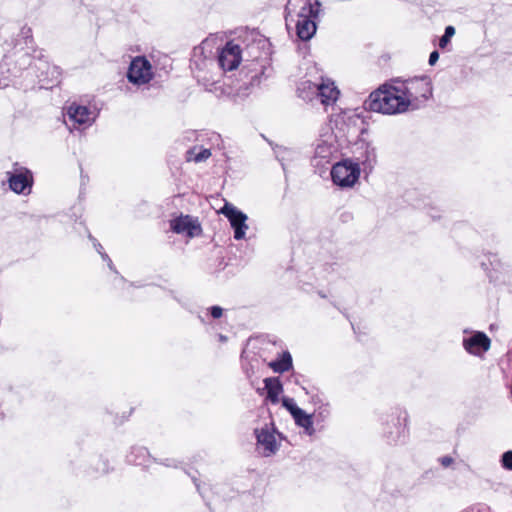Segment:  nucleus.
<instances>
[{"label":"nucleus","instance_id":"20e7f679","mask_svg":"<svg viewBox=\"0 0 512 512\" xmlns=\"http://www.w3.org/2000/svg\"><path fill=\"white\" fill-rule=\"evenodd\" d=\"M320 3L315 0H289L286 5V22L318 17Z\"/></svg>","mask_w":512,"mask_h":512},{"label":"nucleus","instance_id":"4468645a","mask_svg":"<svg viewBox=\"0 0 512 512\" xmlns=\"http://www.w3.org/2000/svg\"><path fill=\"white\" fill-rule=\"evenodd\" d=\"M265 389L267 390V398L274 404L278 403L279 395L283 391V387L278 378H265Z\"/></svg>","mask_w":512,"mask_h":512},{"label":"nucleus","instance_id":"39448f33","mask_svg":"<svg viewBox=\"0 0 512 512\" xmlns=\"http://www.w3.org/2000/svg\"><path fill=\"white\" fill-rule=\"evenodd\" d=\"M128 80L134 84H145L152 78L151 65L143 57L135 58L129 67L127 73Z\"/></svg>","mask_w":512,"mask_h":512},{"label":"nucleus","instance_id":"f8f14e48","mask_svg":"<svg viewBox=\"0 0 512 512\" xmlns=\"http://www.w3.org/2000/svg\"><path fill=\"white\" fill-rule=\"evenodd\" d=\"M316 18L317 17H309L293 21L296 25L297 36L301 40L307 41L313 37L316 32V23L314 21Z\"/></svg>","mask_w":512,"mask_h":512},{"label":"nucleus","instance_id":"423d86ee","mask_svg":"<svg viewBox=\"0 0 512 512\" xmlns=\"http://www.w3.org/2000/svg\"><path fill=\"white\" fill-rule=\"evenodd\" d=\"M221 213L229 219L231 226L234 228V238L236 240L243 239L248 229L245 223L247 216L229 203L223 206Z\"/></svg>","mask_w":512,"mask_h":512},{"label":"nucleus","instance_id":"6e6552de","mask_svg":"<svg viewBox=\"0 0 512 512\" xmlns=\"http://www.w3.org/2000/svg\"><path fill=\"white\" fill-rule=\"evenodd\" d=\"M9 186L16 193H24L32 185L31 172L26 168L15 169L13 173L8 172Z\"/></svg>","mask_w":512,"mask_h":512},{"label":"nucleus","instance_id":"0eeeda50","mask_svg":"<svg viewBox=\"0 0 512 512\" xmlns=\"http://www.w3.org/2000/svg\"><path fill=\"white\" fill-rule=\"evenodd\" d=\"M241 61L239 45L228 42L218 56V62L223 70L231 71L238 67Z\"/></svg>","mask_w":512,"mask_h":512},{"label":"nucleus","instance_id":"a211bd4d","mask_svg":"<svg viewBox=\"0 0 512 512\" xmlns=\"http://www.w3.org/2000/svg\"><path fill=\"white\" fill-rule=\"evenodd\" d=\"M376 150L373 147H367L365 151V160L363 161V164L368 166L369 168H373L374 164L376 163Z\"/></svg>","mask_w":512,"mask_h":512},{"label":"nucleus","instance_id":"dca6fc26","mask_svg":"<svg viewBox=\"0 0 512 512\" xmlns=\"http://www.w3.org/2000/svg\"><path fill=\"white\" fill-rule=\"evenodd\" d=\"M270 367L279 373L288 371L292 367L291 355L288 352L283 353L280 360L270 363Z\"/></svg>","mask_w":512,"mask_h":512},{"label":"nucleus","instance_id":"412c9836","mask_svg":"<svg viewBox=\"0 0 512 512\" xmlns=\"http://www.w3.org/2000/svg\"><path fill=\"white\" fill-rule=\"evenodd\" d=\"M94 246L97 248V251L101 254V256H102L103 260H107V261H108V266H109V268H110V269H113V267H112V261L110 260V258L108 257V255H107V254H105V253H102V252L100 251V249H102L101 244H99V243H94Z\"/></svg>","mask_w":512,"mask_h":512},{"label":"nucleus","instance_id":"9b49d317","mask_svg":"<svg viewBox=\"0 0 512 512\" xmlns=\"http://www.w3.org/2000/svg\"><path fill=\"white\" fill-rule=\"evenodd\" d=\"M255 433L258 445L262 446L264 449V456H270L277 451L278 446L276 443L275 435L272 432H270L267 427L262 428L260 430L256 429Z\"/></svg>","mask_w":512,"mask_h":512},{"label":"nucleus","instance_id":"f03ea898","mask_svg":"<svg viewBox=\"0 0 512 512\" xmlns=\"http://www.w3.org/2000/svg\"><path fill=\"white\" fill-rule=\"evenodd\" d=\"M298 95L304 100H311L312 96L320 98L321 103L329 105L334 103L339 96V90L330 80H322L320 84L304 81L297 89Z\"/></svg>","mask_w":512,"mask_h":512},{"label":"nucleus","instance_id":"ddd939ff","mask_svg":"<svg viewBox=\"0 0 512 512\" xmlns=\"http://www.w3.org/2000/svg\"><path fill=\"white\" fill-rule=\"evenodd\" d=\"M171 229L175 233H187L189 236H194V231L200 229V226L195 224L190 216H181L171 221Z\"/></svg>","mask_w":512,"mask_h":512},{"label":"nucleus","instance_id":"4be33fe9","mask_svg":"<svg viewBox=\"0 0 512 512\" xmlns=\"http://www.w3.org/2000/svg\"><path fill=\"white\" fill-rule=\"evenodd\" d=\"M450 41H451V39L443 34L439 39V43H438L439 48L445 49L448 46V44L450 43Z\"/></svg>","mask_w":512,"mask_h":512},{"label":"nucleus","instance_id":"2eb2a0df","mask_svg":"<svg viewBox=\"0 0 512 512\" xmlns=\"http://www.w3.org/2000/svg\"><path fill=\"white\" fill-rule=\"evenodd\" d=\"M292 416L295 420V423L298 426L305 428L307 431L313 430V421L310 415L306 414L302 409H295L292 411Z\"/></svg>","mask_w":512,"mask_h":512},{"label":"nucleus","instance_id":"f257e3e1","mask_svg":"<svg viewBox=\"0 0 512 512\" xmlns=\"http://www.w3.org/2000/svg\"><path fill=\"white\" fill-rule=\"evenodd\" d=\"M409 100L401 87L382 85L372 92L365 102L368 110L382 114H397L406 111Z\"/></svg>","mask_w":512,"mask_h":512},{"label":"nucleus","instance_id":"9d476101","mask_svg":"<svg viewBox=\"0 0 512 512\" xmlns=\"http://www.w3.org/2000/svg\"><path fill=\"white\" fill-rule=\"evenodd\" d=\"M68 119L75 125H91L94 121L93 112L86 106L71 104L67 109Z\"/></svg>","mask_w":512,"mask_h":512},{"label":"nucleus","instance_id":"f3484780","mask_svg":"<svg viewBox=\"0 0 512 512\" xmlns=\"http://www.w3.org/2000/svg\"><path fill=\"white\" fill-rule=\"evenodd\" d=\"M211 156V152L209 149H200L199 152H196V148H193L187 152V160L194 161L196 163L207 160Z\"/></svg>","mask_w":512,"mask_h":512},{"label":"nucleus","instance_id":"1a4fd4ad","mask_svg":"<svg viewBox=\"0 0 512 512\" xmlns=\"http://www.w3.org/2000/svg\"><path fill=\"white\" fill-rule=\"evenodd\" d=\"M491 341L483 332H476L473 335L463 339L465 350L474 355H480L490 348Z\"/></svg>","mask_w":512,"mask_h":512},{"label":"nucleus","instance_id":"aec40b11","mask_svg":"<svg viewBox=\"0 0 512 512\" xmlns=\"http://www.w3.org/2000/svg\"><path fill=\"white\" fill-rule=\"evenodd\" d=\"M282 405L292 414V411L299 409L292 398L284 397L282 399Z\"/></svg>","mask_w":512,"mask_h":512},{"label":"nucleus","instance_id":"bb28decb","mask_svg":"<svg viewBox=\"0 0 512 512\" xmlns=\"http://www.w3.org/2000/svg\"><path fill=\"white\" fill-rule=\"evenodd\" d=\"M322 152H323V147L318 146L317 149H316V153L317 154H321Z\"/></svg>","mask_w":512,"mask_h":512},{"label":"nucleus","instance_id":"5701e85b","mask_svg":"<svg viewBox=\"0 0 512 512\" xmlns=\"http://www.w3.org/2000/svg\"><path fill=\"white\" fill-rule=\"evenodd\" d=\"M439 59V52L437 50H434L430 53L429 55V65L433 66L436 64V62L438 61Z\"/></svg>","mask_w":512,"mask_h":512},{"label":"nucleus","instance_id":"a878e982","mask_svg":"<svg viewBox=\"0 0 512 512\" xmlns=\"http://www.w3.org/2000/svg\"><path fill=\"white\" fill-rule=\"evenodd\" d=\"M444 35L449 37L450 39L455 35V28L452 25H448L445 28Z\"/></svg>","mask_w":512,"mask_h":512},{"label":"nucleus","instance_id":"cd10ccee","mask_svg":"<svg viewBox=\"0 0 512 512\" xmlns=\"http://www.w3.org/2000/svg\"><path fill=\"white\" fill-rule=\"evenodd\" d=\"M422 97L427 100L428 99V96L426 94H423Z\"/></svg>","mask_w":512,"mask_h":512},{"label":"nucleus","instance_id":"7ed1b4c3","mask_svg":"<svg viewBox=\"0 0 512 512\" xmlns=\"http://www.w3.org/2000/svg\"><path fill=\"white\" fill-rule=\"evenodd\" d=\"M360 176L358 164L349 161L336 163L331 170L334 184L340 187H352Z\"/></svg>","mask_w":512,"mask_h":512},{"label":"nucleus","instance_id":"6ab92c4d","mask_svg":"<svg viewBox=\"0 0 512 512\" xmlns=\"http://www.w3.org/2000/svg\"><path fill=\"white\" fill-rule=\"evenodd\" d=\"M501 465L507 470H512V450H508L502 454Z\"/></svg>","mask_w":512,"mask_h":512},{"label":"nucleus","instance_id":"b1692460","mask_svg":"<svg viewBox=\"0 0 512 512\" xmlns=\"http://www.w3.org/2000/svg\"><path fill=\"white\" fill-rule=\"evenodd\" d=\"M223 309L219 306L211 307V315L213 318H220L222 316Z\"/></svg>","mask_w":512,"mask_h":512},{"label":"nucleus","instance_id":"393cba45","mask_svg":"<svg viewBox=\"0 0 512 512\" xmlns=\"http://www.w3.org/2000/svg\"><path fill=\"white\" fill-rule=\"evenodd\" d=\"M439 460L443 467H449L454 461L450 456H443Z\"/></svg>","mask_w":512,"mask_h":512}]
</instances>
